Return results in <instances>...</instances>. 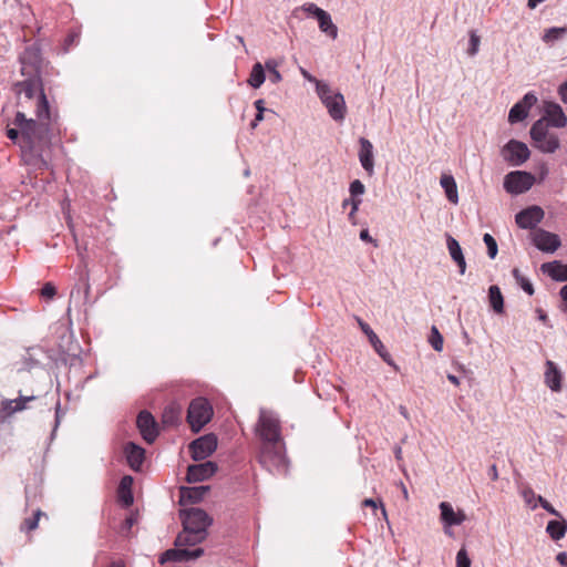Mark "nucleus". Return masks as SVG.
<instances>
[{
	"label": "nucleus",
	"instance_id": "f257e3e1",
	"mask_svg": "<svg viewBox=\"0 0 567 567\" xmlns=\"http://www.w3.org/2000/svg\"><path fill=\"white\" fill-rule=\"evenodd\" d=\"M12 92L17 97V106L22 109L25 103L35 99L37 120L27 118L23 112L18 111L13 124L21 128L24 142L32 150L45 146L50 141L55 115L51 112L41 78L33 76L18 81L13 83Z\"/></svg>",
	"mask_w": 567,
	"mask_h": 567
},
{
	"label": "nucleus",
	"instance_id": "f03ea898",
	"mask_svg": "<svg viewBox=\"0 0 567 567\" xmlns=\"http://www.w3.org/2000/svg\"><path fill=\"white\" fill-rule=\"evenodd\" d=\"M183 532L176 537L177 547L195 546L204 542L208 535L207 528L213 518L202 508L190 507L181 512Z\"/></svg>",
	"mask_w": 567,
	"mask_h": 567
},
{
	"label": "nucleus",
	"instance_id": "7ed1b4c3",
	"mask_svg": "<svg viewBox=\"0 0 567 567\" xmlns=\"http://www.w3.org/2000/svg\"><path fill=\"white\" fill-rule=\"evenodd\" d=\"M259 460L269 472L278 474L287 472L288 460L284 451L282 441L280 443L262 444Z\"/></svg>",
	"mask_w": 567,
	"mask_h": 567
},
{
	"label": "nucleus",
	"instance_id": "20e7f679",
	"mask_svg": "<svg viewBox=\"0 0 567 567\" xmlns=\"http://www.w3.org/2000/svg\"><path fill=\"white\" fill-rule=\"evenodd\" d=\"M256 433L262 444L280 443L282 441L280 421L276 413L267 409H260L259 419L256 425Z\"/></svg>",
	"mask_w": 567,
	"mask_h": 567
},
{
	"label": "nucleus",
	"instance_id": "39448f33",
	"mask_svg": "<svg viewBox=\"0 0 567 567\" xmlns=\"http://www.w3.org/2000/svg\"><path fill=\"white\" fill-rule=\"evenodd\" d=\"M533 145L544 153H554L559 148V138L557 134L548 128L544 120L536 121L530 128Z\"/></svg>",
	"mask_w": 567,
	"mask_h": 567
},
{
	"label": "nucleus",
	"instance_id": "423d86ee",
	"mask_svg": "<svg viewBox=\"0 0 567 567\" xmlns=\"http://www.w3.org/2000/svg\"><path fill=\"white\" fill-rule=\"evenodd\" d=\"M317 92L330 116L334 121H342L346 116L347 110L343 95L341 93L333 92L329 85L323 83L317 84Z\"/></svg>",
	"mask_w": 567,
	"mask_h": 567
},
{
	"label": "nucleus",
	"instance_id": "0eeeda50",
	"mask_svg": "<svg viewBox=\"0 0 567 567\" xmlns=\"http://www.w3.org/2000/svg\"><path fill=\"white\" fill-rule=\"evenodd\" d=\"M213 408L204 398L194 399L187 411V421L193 432H199L212 419Z\"/></svg>",
	"mask_w": 567,
	"mask_h": 567
},
{
	"label": "nucleus",
	"instance_id": "6e6552de",
	"mask_svg": "<svg viewBox=\"0 0 567 567\" xmlns=\"http://www.w3.org/2000/svg\"><path fill=\"white\" fill-rule=\"evenodd\" d=\"M216 449L217 437L214 434L203 435L189 444V451L195 461L207 458Z\"/></svg>",
	"mask_w": 567,
	"mask_h": 567
},
{
	"label": "nucleus",
	"instance_id": "1a4fd4ad",
	"mask_svg": "<svg viewBox=\"0 0 567 567\" xmlns=\"http://www.w3.org/2000/svg\"><path fill=\"white\" fill-rule=\"evenodd\" d=\"M502 156L513 165H519L529 157V150L525 143L511 140L502 148Z\"/></svg>",
	"mask_w": 567,
	"mask_h": 567
},
{
	"label": "nucleus",
	"instance_id": "9d476101",
	"mask_svg": "<svg viewBox=\"0 0 567 567\" xmlns=\"http://www.w3.org/2000/svg\"><path fill=\"white\" fill-rule=\"evenodd\" d=\"M532 241L537 249L544 252H554L560 246L558 235L537 228L532 233Z\"/></svg>",
	"mask_w": 567,
	"mask_h": 567
},
{
	"label": "nucleus",
	"instance_id": "9b49d317",
	"mask_svg": "<svg viewBox=\"0 0 567 567\" xmlns=\"http://www.w3.org/2000/svg\"><path fill=\"white\" fill-rule=\"evenodd\" d=\"M544 218V210L539 206H530L516 214L515 221L522 229H532Z\"/></svg>",
	"mask_w": 567,
	"mask_h": 567
},
{
	"label": "nucleus",
	"instance_id": "f8f14e48",
	"mask_svg": "<svg viewBox=\"0 0 567 567\" xmlns=\"http://www.w3.org/2000/svg\"><path fill=\"white\" fill-rule=\"evenodd\" d=\"M537 102L534 93H526L524 97L513 105L508 113V122L515 124L525 120L528 115L530 107Z\"/></svg>",
	"mask_w": 567,
	"mask_h": 567
},
{
	"label": "nucleus",
	"instance_id": "ddd939ff",
	"mask_svg": "<svg viewBox=\"0 0 567 567\" xmlns=\"http://www.w3.org/2000/svg\"><path fill=\"white\" fill-rule=\"evenodd\" d=\"M136 425L141 432L142 437L147 443H153L156 440V437L158 435L157 424H156L155 419L153 417V415L150 412H147V411L140 412L137 420H136Z\"/></svg>",
	"mask_w": 567,
	"mask_h": 567
},
{
	"label": "nucleus",
	"instance_id": "4468645a",
	"mask_svg": "<svg viewBox=\"0 0 567 567\" xmlns=\"http://www.w3.org/2000/svg\"><path fill=\"white\" fill-rule=\"evenodd\" d=\"M359 326L362 330V332L368 337L371 346L375 350V352L383 359L384 362H386L389 365L393 367L394 369H398L396 364L392 360L391 354L386 351L385 347L383 346L382 341L379 339L377 333L371 329V327L362 321L361 319H358Z\"/></svg>",
	"mask_w": 567,
	"mask_h": 567
},
{
	"label": "nucleus",
	"instance_id": "2eb2a0df",
	"mask_svg": "<svg viewBox=\"0 0 567 567\" xmlns=\"http://www.w3.org/2000/svg\"><path fill=\"white\" fill-rule=\"evenodd\" d=\"M217 471V464L212 461L189 465L187 468L186 480L189 483L203 482L212 477Z\"/></svg>",
	"mask_w": 567,
	"mask_h": 567
},
{
	"label": "nucleus",
	"instance_id": "dca6fc26",
	"mask_svg": "<svg viewBox=\"0 0 567 567\" xmlns=\"http://www.w3.org/2000/svg\"><path fill=\"white\" fill-rule=\"evenodd\" d=\"M540 120H544L548 125L550 124L555 127H565L567 124V117L563 109L559 104L554 102L545 103L544 116Z\"/></svg>",
	"mask_w": 567,
	"mask_h": 567
},
{
	"label": "nucleus",
	"instance_id": "f3484780",
	"mask_svg": "<svg viewBox=\"0 0 567 567\" xmlns=\"http://www.w3.org/2000/svg\"><path fill=\"white\" fill-rule=\"evenodd\" d=\"M35 399L34 395L23 396L20 395L16 400H3L0 406V421H4L10 417L12 414L23 411L27 408V403L33 401Z\"/></svg>",
	"mask_w": 567,
	"mask_h": 567
},
{
	"label": "nucleus",
	"instance_id": "a211bd4d",
	"mask_svg": "<svg viewBox=\"0 0 567 567\" xmlns=\"http://www.w3.org/2000/svg\"><path fill=\"white\" fill-rule=\"evenodd\" d=\"M441 511V520L445 527L458 526L466 519L463 511L455 512L453 506L447 502H442L439 505Z\"/></svg>",
	"mask_w": 567,
	"mask_h": 567
},
{
	"label": "nucleus",
	"instance_id": "6ab92c4d",
	"mask_svg": "<svg viewBox=\"0 0 567 567\" xmlns=\"http://www.w3.org/2000/svg\"><path fill=\"white\" fill-rule=\"evenodd\" d=\"M124 454L130 467L135 472L140 471L145 458V450L133 442H128L124 445Z\"/></svg>",
	"mask_w": 567,
	"mask_h": 567
},
{
	"label": "nucleus",
	"instance_id": "aec40b11",
	"mask_svg": "<svg viewBox=\"0 0 567 567\" xmlns=\"http://www.w3.org/2000/svg\"><path fill=\"white\" fill-rule=\"evenodd\" d=\"M544 382L553 391L559 392L561 390L563 374L557 364L547 360L545 363Z\"/></svg>",
	"mask_w": 567,
	"mask_h": 567
},
{
	"label": "nucleus",
	"instance_id": "412c9836",
	"mask_svg": "<svg viewBox=\"0 0 567 567\" xmlns=\"http://www.w3.org/2000/svg\"><path fill=\"white\" fill-rule=\"evenodd\" d=\"M446 246L452 260L457 265L460 274L464 275L466 261L458 241L451 235H446Z\"/></svg>",
	"mask_w": 567,
	"mask_h": 567
},
{
	"label": "nucleus",
	"instance_id": "4be33fe9",
	"mask_svg": "<svg viewBox=\"0 0 567 567\" xmlns=\"http://www.w3.org/2000/svg\"><path fill=\"white\" fill-rule=\"evenodd\" d=\"M364 185L360 182V179H354L349 187L350 196H351V210L349 213V220L354 224V215L359 209L360 204L362 203L361 196L364 194Z\"/></svg>",
	"mask_w": 567,
	"mask_h": 567
},
{
	"label": "nucleus",
	"instance_id": "5701e85b",
	"mask_svg": "<svg viewBox=\"0 0 567 567\" xmlns=\"http://www.w3.org/2000/svg\"><path fill=\"white\" fill-rule=\"evenodd\" d=\"M540 268L544 274L548 275L555 281L567 280V265L561 261L555 260L545 262Z\"/></svg>",
	"mask_w": 567,
	"mask_h": 567
},
{
	"label": "nucleus",
	"instance_id": "b1692460",
	"mask_svg": "<svg viewBox=\"0 0 567 567\" xmlns=\"http://www.w3.org/2000/svg\"><path fill=\"white\" fill-rule=\"evenodd\" d=\"M132 485H133V477L130 475H125L121 478L118 489H117V496L120 502L125 506L128 507L133 504L134 497L132 493Z\"/></svg>",
	"mask_w": 567,
	"mask_h": 567
},
{
	"label": "nucleus",
	"instance_id": "393cba45",
	"mask_svg": "<svg viewBox=\"0 0 567 567\" xmlns=\"http://www.w3.org/2000/svg\"><path fill=\"white\" fill-rule=\"evenodd\" d=\"M536 179H504V189L513 195H519L529 190Z\"/></svg>",
	"mask_w": 567,
	"mask_h": 567
},
{
	"label": "nucleus",
	"instance_id": "a878e982",
	"mask_svg": "<svg viewBox=\"0 0 567 567\" xmlns=\"http://www.w3.org/2000/svg\"><path fill=\"white\" fill-rule=\"evenodd\" d=\"M373 146L371 142L364 137L360 138V151H359V157L360 162L363 166V168L368 173H372L373 168Z\"/></svg>",
	"mask_w": 567,
	"mask_h": 567
},
{
	"label": "nucleus",
	"instance_id": "bb28decb",
	"mask_svg": "<svg viewBox=\"0 0 567 567\" xmlns=\"http://www.w3.org/2000/svg\"><path fill=\"white\" fill-rule=\"evenodd\" d=\"M209 492V486L200 485L194 487H182L181 498L183 502L198 503Z\"/></svg>",
	"mask_w": 567,
	"mask_h": 567
},
{
	"label": "nucleus",
	"instance_id": "cd10ccee",
	"mask_svg": "<svg viewBox=\"0 0 567 567\" xmlns=\"http://www.w3.org/2000/svg\"><path fill=\"white\" fill-rule=\"evenodd\" d=\"M319 23V29L326 33L331 39H336L338 37V28L332 22L331 16L323 11L322 13L319 12V16L316 18Z\"/></svg>",
	"mask_w": 567,
	"mask_h": 567
},
{
	"label": "nucleus",
	"instance_id": "c85d7f7f",
	"mask_svg": "<svg viewBox=\"0 0 567 567\" xmlns=\"http://www.w3.org/2000/svg\"><path fill=\"white\" fill-rule=\"evenodd\" d=\"M21 134V147L23 150L24 153L29 152L31 155H35V156H41L42 152L49 147L50 143H48L45 146L41 147V148H31L29 146V144H27L23 140V136H22V132H21V128L19 127V130L17 128H8L7 130V137L13 142H16L18 138H19V135ZM51 142V140L49 141Z\"/></svg>",
	"mask_w": 567,
	"mask_h": 567
},
{
	"label": "nucleus",
	"instance_id": "c756f323",
	"mask_svg": "<svg viewBox=\"0 0 567 567\" xmlns=\"http://www.w3.org/2000/svg\"><path fill=\"white\" fill-rule=\"evenodd\" d=\"M546 532L554 540L561 539L567 532L566 520H550L547 524Z\"/></svg>",
	"mask_w": 567,
	"mask_h": 567
},
{
	"label": "nucleus",
	"instance_id": "7c9ffc66",
	"mask_svg": "<svg viewBox=\"0 0 567 567\" xmlns=\"http://www.w3.org/2000/svg\"><path fill=\"white\" fill-rule=\"evenodd\" d=\"M488 300L492 309L496 313H502L504 310V299L498 286H491L488 289Z\"/></svg>",
	"mask_w": 567,
	"mask_h": 567
},
{
	"label": "nucleus",
	"instance_id": "2f4dec72",
	"mask_svg": "<svg viewBox=\"0 0 567 567\" xmlns=\"http://www.w3.org/2000/svg\"><path fill=\"white\" fill-rule=\"evenodd\" d=\"M440 184L445 192L447 199L453 203H458L457 185L455 179H440Z\"/></svg>",
	"mask_w": 567,
	"mask_h": 567
},
{
	"label": "nucleus",
	"instance_id": "473e14b6",
	"mask_svg": "<svg viewBox=\"0 0 567 567\" xmlns=\"http://www.w3.org/2000/svg\"><path fill=\"white\" fill-rule=\"evenodd\" d=\"M265 82V72L261 63L257 62L254 64L252 70L249 74L248 83L252 87L257 89Z\"/></svg>",
	"mask_w": 567,
	"mask_h": 567
},
{
	"label": "nucleus",
	"instance_id": "72a5a7b5",
	"mask_svg": "<svg viewBox=\"0 0 567 567\" xmlns=\"http://www.w3.org/2000/svg\"><path fill=\"white\" fill-rule=\"evenodd\" d=\"M566 33H567L566 27H563V28L554 27V28H550L545 31V33L543 35V41L546 43H553V42L559 40L560 38H563Z\"/></svg>",
	"mask_w": 567,
	"mask_h": 567
},
{
	"label": "nucleus",
	"instance_id": "f704fd0d",
	"mask_svg": "<svg viewBox=\"0 0 567 567\" xmlns=\"http://www.w3.org/2000/svg\"><path fill=\"white\" fill-rule=\"evenodd\" d=\"M429 342L435 351L441 352L443 350V337L435 326L431 328Z\"/></svg>",
	"mask_w": 567,
	"mask_h": 567
},
{
	"label": "nucleus",
	"instance_id": "c9c22d12",
	"mask_svg": "<svg viewBox=\"0 0 567 567\" xmlns=\"http://www.w3.org/2000/svg\"><path fill=\"white\" fill-rule=\"evenodd\" d=\"M535 492L530 487H526L522 491V497L525 502V504L530 508L535 509L538 506V501Z\"/></svg>",
	"mask_w": 567,
	"mask_h": 567
},
{
	"label": "nucleus",
	"instance_id": "e433bc0d",
	"mask_svg": "<svg viewBox=\"0 0 567 567\" xmlns=\"http://www.w3.org/2000/svg\"><path fill=\"white\" fill-rule=\"evenodd\" d=\"M178 417H179L178 409L173 405L167 406L163 413V423L173 425L178 421Z\"/></svg>",
	"mask_w": 567,
	"mask_h": 567
},
{
	"label": "nucleus",
	"instance_id": "4c0bfd02",
	"mask_svg": "<svg viewBox=\"0 0 567 567\" xmlns=\"http://www.w3.org/2000/svg\"><path fill=\"white\" fill-rule=\"evenodd\" d=\"M204 555L203 548L184 549L181 548V561L195 560Z\"/></svg>",
	"mask_w": 567,
	"mask_h": 567
},
{
	"label": "nucleus",
	"instance_id": "58836bf2",
	"mask_svg": "<svg viewBox=\"0 0 567 567\" xmlns=\"http://www.w3.org/2000/svg\"><path fill=\"white\" fill-rule=\"evenodd\" d=\"M483 240L487 247V254L491 259H494L497 255L498 247L497 243L491 234H485Z\"/></svg>",
	"mask_w": 567,
	"mask_h": 567
},
{
	"label": "nucleus",
	"instance_id": "ea45409f",
	"mask_svg": "<svg viewBox=\"0 0 567 567\" xmlns=\"http://www.w3.org/2000/svg\"><path fill=\"white\" fill-rule=\"evenodd\" d=\"M167 561H181V548L168 549L163 553L159 563L165 564Z\"/></svg>",
	"mask_w": 567,
	"mask_h": 567
},
{
	"label": "nucleus",
	"instance_id": "a19ab883",
	"mask_svg": "<svg viewBox=\"0 0 567 567\" xmlns=\"http://www.w3.org/2000/svg\"><path fill=\"white\" fill-rule=\"evenodd\" d=\"M481 39L476 34L475 31H471L470 33V47L467 49L468 55L473 56L477 53L480 47Z\"/></svg>",
	"mask_w": 567,
	"mask_h": 567
},
{
	"label": "nucleus",
	"instance_id": "79ce46f5",
	"mask_svg": "<svg viewBox=\"0 0 567 567\" xmlns=\"http://www.w3.org/2000/svg\"><path fill=\"white\" fill-rule=\"evenodd\" d=\"M456 567H471V559L465 548H461L456 554Z\"/></svg>",
	"mask_w": 567,
	"mask_h": 567
},
{
	"label": "nucleus",
	"instance_id": "37998d69",
	"mask_svg": "<svg viewBox=\"0 0 567 567\" xmlns=\"http://www.w3.org/2000/svg\"><path fill=\"white\" fill-rule=\"evenodd\" d=\"M42 515L41 511H37L34 515L30 518H27L22 524V529L33 530L38 527L39 517Z\"/></svg>",
	"mask_w": 567,
	"mask_h": 567
},
{
	"label": "nucleus",
	"instance_id": "c03bdc74",
	"mask_svg": "<svg viewBox=\"0 0 567 567\" xmlns=\"http://www.w3.org/2000/svg\"><path fill=\"white\" fill-rule=\"evenodd\" d=\"M514 276L519 279L520 281V287L522 289L527 292L529 296H532L534 293V288H533V285L529 280H527L526 278H519L518 276V270L517 269H514L513 271Z\"/></svg>",
	"mask_w": 567,
	"mask_h": 567
},
{
	"label": "nucleus",
	"instance_id": "a18cd8bd",
	"mask_svg": "<svg viewBox=\"0 0 567 567\" xmlns=\"http://www.w3.org/2000/svg\"><path fill=\"white\" fill-rule=\"evenodd\" d=\"M266 66L270 73L269 79L272 83H278L281 81V74L280 72L275 68V65H271L270 62L266 63Z\"/></svg>",
	"mask_w": 567,
	"mask_h": 567
},
{
	"label": "nucleus",
	"instance_id": "49530a36",
	"mask_svg": "<svg viewBox=\"0 0 567 567\" xmlns=\"http://www.w3.org/2000/svg\"><path fill=\"white\" fill-rule=\"evenodd\" d=\"M302 10L307 13L317 18L319 16V12L322 13L324 10L316 6L315 3H306L302 6Z\"/></svg>",
	"mask_w": 567,
	"mask_h": 567
},
{
	"label": "nucleus",
	"instance_id": "de8ad7c7",
	"mask_svg": "<svg viewBox=\"0 0 567 567\" xmlns=\"http://www.w3.org/2000/svg\"><path fill=\"white\" fill-rule=\"evenodd\" d=\"M537 501L546 512L555 516H560L559 513L544 497L537 496Z\"/></svg>",
	"mask_w": 567,
	"mask_h": 567
},
{
	"label": "nucleus",
	"instance_id": "09e8293b",
	"mask_svg": "<svg viewBox=\"0 0 567 567\" xmlns=\"http://www.w3.org/2000/svg\"><path fill=\"white\" fill-rule=\"evenodd\" d=\"M56 293V290H55V287L48 282L43 286V288L41 289V295L45 298H52L54 297V295Z\"/></svg>",
	"mask_w": 567,
	"mask_h": 567
},
{
	"label": "nucleus",
	"instance_id": "8fccbe9b",
	"mask_svg": "<svg viewBox=\"0 0 567 567\" xmlns=\"http://www.w3.org/2000/svg\"><path fill=\"white\" fill-rule=\"evenodd\" d=\"M61 417H62L61 404H60V402H58L55 405V423H54V429H53L52 434L55 433L58 426L60 425Z\"/></svg>",
	"mask_w": 567,
	"mask_h": 567
},
{
	"label": "nucleus",
	"instance_id": "3c124183",
	"mask_svg": "<svg viewBox=\"0 0 567 567\" xmlns=\"http://www.w3.org/2000/svg\"><path fill=\"white\" fill-rule=\"evenodd\" d=\"M488 476L491 477L492 481H497L498 480V471H497L496 464H493V465L489 466V468H488Z\"/></svg>",
	"mask_w": 567,
	"mask_h": 567
},
{
	"label": "nucleus",
	"instance_id": "603ef678",
	"mask_svg": "<svg viewBox=\"0 0 567 567\" xmlns=\"http://www.w3.org/2000/svg\"><path fill=\"white\" fill-rule=\"evenodd\" d=\"M505 177L513 178V177H533V176L526 172L515 171V172L508 173Z\"/></svg>",
	"mask_w": 567,
	"mask_h": 567
},
{
	"label": "nucleus",
	"instance_id": "864d4df0",
	"mask_svg": "<svg viewBox=\"0 0 567 567\" xmlns=\"http://www.w3.org/2000/svg\"><path fill=\"white\" fill-rule=\"evenodd\" d=\"M559 95L564 103H567V81L559 86Z\"/></svg>",
	"mask_w": 567,
	"mask_h": 567
},
{
	"label": "nucleus",
	"instance_id": "5fc2aeb1",
	"mask_svg": "<svg viewBox=\"0 0 567 567\" xmlns=\"http://www.w3.org/2000/svg\"><path fill=\"white\" fill-rule=\"evenodd\" d=\"M556 560L564 567H567V553L560 551L556 556Z\"/></svg>",
	"mask_w": 567,
	"mask_h": 567
},
{
	"label": "nucleus",
	"instance_id": "6e6d98bb",
	"mask_svg": "<svg viewBox=\"0 0 567 567\" xmlns=\"http://www.w3.org/2000/svg\"><path fill=\"white\" fill-rule=\"evenodd\" d=\"M360 239L368 243H373V238L370 236L368 229H363L360 231Z\"/></svg>",
	"mask_w": 567,
	"mask_h": 567
},
{
	"label": "nucleus",
	"instance_id": "4d7b16f0",
	"mask_svg": "<svg viewBox=\"0 0 567 567\" xmlns=\"http://www.w3.org/2000/svg\"><path fill=\"white\" fill-rule=\"evenodd\" d=\"M262 118H264V113L257 112L255 120L250 124L251 128H255L257 126V124L260 121H262Z\"/></svg>",
	"mask_w": 567,
	"mask_h": 567
},
{
	"label": "nucleus",
	"instance_id": "13d9d810",
	"mask_svg": "<svg viewBox=\"0 0 567 567\" xmlns=\"http://www.w3.org/2000/svg\"><path fill=\"white\" fill-rule=\"evenodd\" d=\"M363 505H364V506H370V507H372L374 511L378 508V507H377V503H375V501H374V499H372V498H367V499H364V501H363Z\"/></svg>",
	"mask_w": 567,
	"mask_h": 567
},
{
	"label": "nucleus",
	"instance_id": "bf43d9fd",
	"mask_svg": "<svg viewBox=\"0 0 567 567\" xmlns=\"http://www.w3.org/2000/svg\"><path fill=\"white\" fill-rule=\"evenodd\" d=\"M255 106H256L258 112L264 113L265 107H264V101L262 100H257L255 102Z\"/></svg>",
	"mask_w": 567,
	"mask_h": 567
},
{
	"label": "nucleus",
	"instance_id": "052dcab7",
	"mask_svg": "<svg viewBox=\"0 0 567 567\" xmlns=\"http://www.w3.org/2000/svg\"><path fill=\"white\" fill-rule=\"evenodd\" d=\"M544 0H528L527 6L529 9H535Z\"/></svg>",
	"mask_w": 567,
	"mask_h": 567
},
{
	"label": "nucleus",
	"instance_id": "680f3d73",
	"mask_svg": "<svg viewBox=\"0 0 567 567\" xmlns=\"http://www.w3.org/2000/svg\"><path fill=\"white\" fill-rule=\"evenodd\" d=\"M537 315H538V319L540 321H543V322L547 321V315L542 309H537Z\"/></svg>",
	"mask_w": 567,
	"mask_h": 567
},
{
	"label": "nucleus",
	"instance_id": "e2e57ef3",
	"mask_svg": "<svg viewBox=\"0 0 567 567\" xmlns=\"http://www.w3.org/2000/svg\"><path fill=\"white\" fill-rule=\"evenodd\" d=\"M447 379L450 382H452L453 384L455 385H458L460 384V380L457 377H455L454 374H447Z\"/></svg>",
	"mask_w": 567,
	"mask_h": 567
},
{
	"label": "nucleus",
	"instance_id": "0e129e2a",
	"mask_svg": "<svg viewBox=\"0 0 567 567\" xmlns=\"http://www.w3.org/2000/svg\"><path fill=\"white\" fill-rule=\"evenodd\" d=\"M394 454H395V458H396L398 461H401V460H402V449H401V446H396V447L394 449Z\"/></svg>",
	"mask_w": 567,
	"mask_h": 567
},
{
	"label": "nucleus",
	"instance_id": "69168bd1",
	"mask_svg": "<svg viewBox=\"0 0 567 567\" xmlns=\"http://www.w3.org/2000/svg\"><path fill=\"white\" fill-rule=\"evenodd\" d=\"M559 293L563 300L567 301V284L560 289Z\"/></svg>",
	"mask_w": 567,
	"mask_h": 567
},
{
	"label": "nucleus",
	"instance_id": "338daca9",
	"mask_svg": "<svg viewBox=\"0 0 567 567\" xmlns=\"http://www.w3.org/2000/svg\"><path fill=\"white\" fill-rule=\"evenodd\" d=\"M134 523H135V520H134V518H133V517H127V518L125 519V527H126L127 529H130V528L134 525Z\"/></svg>",
	"mask_w": 567,
	"mask_h": 567
},
{
	"label": "nucleus",
	"instance_id": "774afa93",
	"mask_svg": "<svg viewBox=\"0 0 567 567\" xmlns=\"http://www.w3.org/2000/svg\"><path fill=\"white\" fill-rule=\"evenodd\" d=\"M110 567H124V565L120 561H114L110 565Z\"/></svg>",
	"mask_w": 567,
	"mask_h": 567
}]
</instances>
